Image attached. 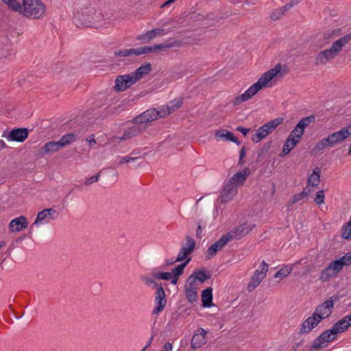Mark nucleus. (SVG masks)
Masks as SVG:
<instances>
[{"label":"nucleus","mask_w":351,"mask_h":351,"mask_svg":"<svg viewBox=\"0 0 351 351\" xmlns=\"http://www.w3.org/2000/svg\"><path fill=\"white\" fill-rule=\"evenodd\" d=\"M287 73V66H282L280 64H277L274 68L264 73L258 80L252 85L245 92L235 98H234L231 103L233 106H239L241 103L249 100L254 95H255L261 89L267 87L268 83L275 77H282L285 73Z\"/></svg>","instance_id":"nucleus-1"},{"label":"nucleus","mask_w":351,"mask_h":351,"mask_svg":"<svg viewBox=\"0 0 351 351\" xmlns=\"http://www.w3.org/2000/svg\"><path fill=\"white\" fill-rule=\"evenodd\" d=\"M351 40V34H348L333 43L330 48L319 51L315 60L316 65L326 64L334 59L342 50L343 47Z\"/></svg>","instance_id":"nucleus-2"},{"label":"nucleus","mask_w":351,"mask_h":351,"mask_svg":"<svg viewBox=\"0 0 351 351\" xmlns=\"http://www.w3.org/2000/svg\"><path fill=\"white\" fill-rule=\"evenodd\" d=\"M45 5L40 0H23L22 14L27 17L39 19L45 12Z\"/></svg>","instance_id":"nucleus-3"},{"label":"nucleus","mask_w":351,"mask_h":351,"mask_svg":"<svg viewBox=\"0 0 351 351\" xmlns=\"http://www.w3.org/2000/svg\"><path fill=\"white\" fill-rule=\"evenodd\" d=\"M337 335V333L332 328L326 330L313 341L311 350L317 351V350L326 346L328 343L336 339Z\"/></svg>","instance_id":"nucleus-4"},{"label":"nucleus","mask_w":351,"mask_h":351,"mask_svg":"<svg viewBox=\"0 0 351 351\" xmlns=\"http://www.w3.org/2000/svg\"><path fill=\"white\" fill-rule=\"evenodd\" d=\"M343 142L339 131L329 134L326 138H322L317 142L313 148L314 152H320L326 147H333L337 144Z\"/></svg>","instance_id":"nucleus-5"},{"label":"nucleus","mask_w":351,"mask_h":351,"mask_svg":"<svg viewBox=\"0 0 351 351\" xmlns=\"http://www.w3.org/2000/svg\"><path fill=\"white\" fill-rule=\"evenodd\" d=\"M337 297H330L329 300L324 302L321 304H319L315 310L313 314L316 316L320 321L322 319L328 317L334 308L335 302L337 301Z\"/></svg>","instance_id":"nucleus-6"},{"label":"nucleus","mask_w":351,"mask_h":351,"mask_svg":"<svg viewBox=\"0 0 351 351\" xmlns=\"http://www.w3.org/2000/svg\"><path fill=\"white\" fill-rule=\"evenodd\" d=\"M254 226L255 225L248 224L245 222L233 228L229 232L224 235L228 241L234 239H241L242 237L249 234Z\"/></svg>","instance_id":"nucleus-7"},{"label":"nucleus","mask_w":351,"mask_h":351,"mask_svg":"<svg viewBox=\"0 0 351 351\" xmlns=\"http://www.w3.org/2000/svg\"><path fill=\"white\" fill-rule=\"evenodd\" d=\"M315 119L316 117L315 115H310L302 118L297 123L295 128L291 132L289 136L292 138L300 140L304 134V129L311 123H314Z\"/></svg>","instance_id":"nucleus-8"},{"label":"nucleus","mask_w":351,"mask_h":351,"mask_svg":"<svg viewBox=\"0 0 351 351\" xmlns=\"http://www.w3.org/2000/svg\"><path fill=\"white\" fill-rule=\"evenodd\" d=\"M135 83H136V81L132 73L130 74L118 75L115 80L114 89L117 92H123L130 88L131 86Z\"/></svg>","instance_id":"nucleus-9"},{"label":"nucleus","mask_w":351,"mask_h":351,"mask_svg":"<svg viewBox=\"0 0 351 351\" xmlns=\"http://www.w3.org/2000/svg\"><path fill=\"white\" fill-rule=\"evenodd\" d=\"M261 267L260 271L258 269L255 271L254 276L252 277L247 285V290L249 291H252L265 278L266 273L268 271V265L265 261H262Z\"/></svg>","instance_id":"nucleus-10"},{"label":"nucleus","mask_w":351,"mask_h":351,"mask_svg":"<svg viewBox=\"0 0 351 351\" xmlns=\"http://www.w3.org/2000/svg\"><path fill=\"white\" fill-rule=\"evenodd\" d=\"M339 265L335 261L330 262L328 266L321 271L319 279L322 282H327L335 278L341 271Z\"/></svg>","instance_id":"nucleus-11"},{"label":"nucleus","mask_w":351,"mask_h":351,"mask_svg":"<svg viewBox=\"0 0 351 351\" xmlns=\"http://www.w3.org/2000/svg\"><path fill=\"white\" fill-rule=\"evenodd\" d=\"M154 302L156 304V306L154 308L152 311V314L158 315L164 310L167 304L165 292L161 285L160 287L157 289L155 293Z\"/></svg>","instance_id":"nucleus-12"},{"label":"nucleus","mask_w":351,"mask_h":351,"mask_svg":"<svg viewBox=\"0 0 351 351\" xmlns=\"http://www.w3.org/2000/svg\"><path fill=\"white\" fill-rule=\"evenodd\" d=\"M228 242L229 241L225 235H223L219 240H217L208 248L206 254V258L210 260L215 256L217 253L221 250Z\"/></svg>","instance_id":"nucleus-13"},{"label":"nucleus","mask_w":351,"mask_h":351,"mask_svg":"<svg viewBox=\"0 0 351 351\" xmlns=\"http://www.w3.org/2000/svg\"><path fill=\"white\" fill-rule=\"evenodd\" d=\"M207 332L202 328L197 329L192 337L191 346L193 349L202 347L206 343Z\"/></svg>","instance_id":"nucleus-14"},{"label":"nucleus","mask_w":351,"mask_h":351,"mask_svg":"<svg viewBox=\"0 0 351 351\" xmlns=\"http://www.w3.org/2000/svg\"><path fill=\"white\" fill-rule=\"evenodd\" d=\"M28 226V221L26 217L21 215L12 219L8 228L11 232H18L26 229Z\"/></svg>","instance_id":"nucleus-15"},{"label":"nucleus","mask_w":351,"mask_h":351,"mask_svg":"<svg viewBox=\"0 0 351 351\" xmlns=\"http://www.w3.org/2000/svg\"><path fill=\"white\" fill-rule=\"evenodd\" d=\"M237 193V188L232 183H226L221 193L220 202L222 204L227 203L232 199Z\"/></svg>","instance_id":"nucleus-16"},{"label":"nucleus","mask_w":351,"mask_h":351,"mask_svg":"<svg viewBox=\"0 0 351 351\" xmlns=\"http://www.w3.org/2000/svg\"><path fill=\"white\" fill-rule=\"evenodd\" d=\"M29 131L27 128H16L12 130L7 135L6 138L9 141H17V142H24L25 139L28 137Z\"/></svg>","instance_id":"nucleus-17"},{"label":"nucleus","mask_w":351,"mask_h":351,"mask_svg":"<svg viewBox=\"0 0 351 351\" xmlns=\"http://www.w3.org/2000/svg\"><path fill=\"white\" fill-rule=\"evenodd\" d=\"M195 247V241L190 237H186V243L184 246L181 247L176 261L180 262L186 259V257L193 252Z\"/></svg>","instance_id":"nucleus-18"},{"label":"nucleus","mask_w":351,"mask_h":351,"mask_svg":"<svg viewBox=\"0 0 351 351\" xmlns=\"http://www.w3.org/2000/svg\"><path fill=\"white\" fill-rule=\"evenodd\" d=\"M158 117V113L157 112V110L156 109H149L136 117L134 119V123L136 124L148 123L157 119Z\"/></svg>","instance_id":"nucleus-19"},{"label":"nucleus","mask_w":351,"mask_h":351,"mask_svg":"<svg viewBox=\"0 0 351 351\" xmlns=\"http://www.w3.org/2000/svg\"><path fill=\"white\" fill-rule=\"evenodd\" d=\"M320 320L313 314L312 316L308 317L302 324L300 333L305 334L311 332L313 328L317 326Z\"/></svg>","instance_id":"nucleus-20"},{"label":"nucleus","mask_w":351,"mask_h":351,"mask_svg":"<svg viewBox=\"0 0 351 351\" xmlns=\"http://www.w3.org/2000/svg\"><path fill=\"white\" fill-rule=\"evenodd\" d=\"M215 138L218 140L230 141L237 145L241 144L239 138L232 132L226 130H217L215 132Z\"/></svg>","instance_id":"nucleus-21"},{"label":"nucleus","mask_w":351,"mask_h":351,"mask_svg":"<svg viewBox=\"0 0 351 351\" xmlns=\"http://www.w3.org/2000/svg\"><path fill=\"white\" fill-rule=\"evenodd\" d=\"M250 174V169L245 167L243 171H240L234 174L229 180L228 183H232L234 186L237 184H243L247 180V177Z\"/></svg>","instance_id":"nucleus-22"},{"label":"nucleus","mask_w":351,"mask_h":351,"mask_svg":"<svg viewBox=\"0 0 351 351\" xmlns=\"http://www.w3.org/2000/svg\"><path fill=\"white\" fill-rule=\"evenodd\" d=\"M166 34V31L163 28H156L149 31H147L146 33L139 35L137 37L138 40H145L147 41H150L155 38L157 36H162Z\"/></svg>","instance_id":"nucleus-23"},{"label":"nucleus","mask_w":351,"mask_h":351,"mask_svg":"<svg viewBox=\"0 0 351 351\" xmlns=\"http://www.w3.org/2000/svg\"><path fill=\"white\" fill-rule=\"evenodd\" d=\"M182 45V41L169 39L161 44L154 45V48H156V51L162 50L163 51H166L169 49H171L173 47H180Z\"/></svg>","instance_id":"nucleus-24"},{"label":"nucleus","mask_w":351,"mask_h":351,"mask_svg":"<svg viewBox=\"0 0 351 351\" xmlns=\"http://www.w3.org/2000/svg\"><path fill=\"white\" fill-rule=\"evenodd\" d=\"M152 71V64L146 63L138 67L134 72L132 73L136 82L145 75L149 74Z\"/></svg>","instance_id":"nucleus-25"},{"label":"nucleus","mask_w":351,"mask_h":351,"mask_svg":"<svg viewBox=\"0 0 351 351\" xmlns=\"http://www.w3.org/2000/svg\"><path fill=\"white\" fill-rule=\"evenodd\" d=\"M299 139H295L290 136L287 138L285 143L283 145L282 152L280 154V156H284L288 154L296 145L299 143Z\"/></svg>","instance_id":"nucleus-26"},{"label":"nucleus","mask_w":351,"mask_h":351,"mask_svg":"<svg viewBox=\"0 0 351 351\" xmlns=\"http://www.w3.org/2000/svg\"><path fill=\"white\" fill-rule=\"evenodd\" d=\"M202 306L210 307L214 306L213 303V289L211 287L204 289L202 292Z\"/></svg>","instance_id":"nucleus-27"},{"label":"nucleus","mask_w":351,"mask_h":351,"mask_svg":"<svg viewBox=\"0 0 351 351\" xmlns=\"http://www.w3.org/2000/svg\"><path fill=\"white\" fill-rule=\"evenodd\" d=\"M62 149V147L59 143V141H50L45 144L41 147V154H51L56 152Z\"/></svg>","instance_id":"nucleus-28"},{"label":"nucleus","mask_w":351,"mask_h":351,"mask_svg":"<svg viewBox=\"0 0 351 351\" xmlns=\"http://www.w3.org/2000/svg\"><path fill=\"white\" fill-rule=\"evenodd\" d=\"M351 324L349 321L347 319V317H344L341 319L337 322L333 326L332 329L337 334L342 333L345 330H346Z\"/></svg>","instance_id":"nucleus-29"},{"label":"nucleus","mask_w":351,"mask_h":351,"mask_svg":"<svg viewBox=\"0 0 351 351\" xmlns=\"http://www.w3.org/2000/svg\"><path fill=\"white\" fill-rule=\"evenodd\" d=\"M269 134V132L263 125V126L260 127L256 130V132L252 136V141H254V143H258Z\"/></svg>","instance_id":"nucleus-30"},{"label":"nucleus","mask_w":351,"mask_h":351,"mask_svg":"<svg viewBox=\"0 0 351 351\" xmlns=\"http://www.w3.org/2000/svg\"><path fill=\"white\" fill-rule=\"evenodd\" d=\"M141 132L140 127L138 125H133L126 130L121 136V140H127L134 136H137Z\"/></svg>","instance_id":"nucleus-31"},{"label":"nucleus","mask_w":351,"mask_h":351,"mask_svg":"<svg viewBox=\"0 0 351 351\" xmlns=\"http://www.w3.org/2000/svg\"><path fill=\"white\" fill-rule=\"evenodd\" d=\"M284 121V119L282 117H278L275 119L271 120L268 122H267L265 124H264V126L269 134L272 133L278 126L281 125Z\"/></svg>","instance_id":"nucleus-32"},{"label":"nucleus","mask_w":351,"mask_h":351,"mask_svg":"<svg viewBox=\"0 0 351 351\" xmlns=\"http://www.w3.org/2000/svg\"><path fill=\"white\" fill-rule=\"evenodd\" d=\"M320 182V171L318 168H315L312 174L308 178V184L312 186H315L319 184Z\"/></svg>","instance_id":"nucleus-33"},{"label":"nucleus","mask_w":351,"mask_h":351,"mask_svg":"<svg viewBox=\"0 0 351 351\" xmlns=\"http://www.w3.org/2000/svg\"><path fill=\"white\" fill-rule=\"evenodd\" d=\"M75 141L76 135L73 133H70L62 136L58 141L62 148L63 147L69 145Z\"/></svg>","instance_id":"nucleus-34"},{"label":"nucleus","mask_w":351,"mask_h":351,"mask_svg":"<svg viewBox=\"0 0 351 351\" xmlns=\"http://www.w3.org/2000/svg\"><path fill=\"white\" fill-rule=\"evenodd\" d=\"M311 192V190L308 189L306 191V188L304 189V191L300 193L295 194L293 196L292 199L289 200L288 203V206H291L294 204L297 203L298 202L300 201L305 197L308 195V194Z\"/></svg>","instance_id":"nucleus-35"},{"label":"nucleus","mask_w":351,"mask_h":351,"mask_svg":"<svg viewBox=\"0 0 351 351\" xmlns=\"http://www.w3.org/2000/svg\"><path fill=\"white\" fill-rule=\"evenodd\" d=\"M186 298L190 303H193L197 299V289L184 288Z\"/></svg>","instance_id":"nucleus-36"},{"label":"nucleus","mask_w":351,"mask_h":351,"mask_svg":"<svg viewBox=\"0 0 351 351\" xmlns=\"http://www.w3.org/2000/svg\"><path fill=\"white\" fill-rule=\"evenodd\" d=\"M335 261L340 265L339 267L341 270L344 266L351 265V251L346 253L339 259L335 260Z\"/></svg>","instance_id":"nucleus-37"},{"label":"nucleus","mask_w":351,"mask_h":351,"mask_svg":"<svg viewBox=\"0 0 351 351\" xmlns=\"http://www.w3.org/2000/svg\"><path fill=\"white\" fill-rule=\"evenodd\" d=\"M191 258H189L184 263H182V264L176 267L172 270V272H171L172 274V275L178 276H181L184 272V268L187 266L189 263L191 261Z\"/></svg>","instance_id":"nucleus-38"},{"label":"nucleus","mask_w":351,"mask_h":351,"mask_svg":"<svg viewBox=\"0 0 351 351\" xmlns=\"http://www.w3.org/2000/svg\"><path fill=\"white\" fill-rule=\"evenodd\" d=\"M293 269V267L290 265H285L282 267L275 275V278H283L288 276Z\"/></svg>","instance_id":"nucleus-39"},{"label":"nucleus","mask_w":351,"mask_h":351,"mask_svg":"<svg viewBox=\"0 0 351 351\" xmlns=\"http://www.w3.org/2000/svg\"><path fill=\"white\" fill-rule=\"evenodd\" d=\"M5 4L8 5V8L15 12H22L23 5L17 0L8 1Z\"/></svg>","instance_id":"nucleus-40"},{"label":"nucleus","mask_w":351,"mask_h":351,"mask_svg":"<svg viewBox=\"0 0 351 351\" xmlns=\"http://www.w3.org/2000/svg\"><path fill=\"white\" fill-rule=\"evenodd\" d=\"M156 48L154 46H145L136 48V56L156 53Z\"/></svg>","instance_id":"nucleus-41"},{"label":"nucleus","mask_w":351,"mask_h":351,"mask_svg":"<svg viewBox=\"0 0 351 351\" xmlns=\"http://www.w3.org/2000/svg\"><path fill=\"white\" fill-rule=\"evenodd\" d=\"M192 274L197 280H199L201 282H204L206 280L210 278V276L206 274L202 269L194 271Z\"/></svg>","instance_id":"nucleus-42"},{"label":"nucleus","mask_w":351,"mask_h":351,"mask_svg":"<svg viewBox=\"0 0 351 351\" xmlns=\"http://www.w3.org/2000/svg\"><path fill=\"white\" fill-rule=\"evenodd\" d=\"M114 55L121 57L129 56L131 55L136 56V48L118 50L114 52Z\"/></svg>","instance_id":"nucleus-43"},{"label":"nucleus","mask_w":351,"mask_h":351,"mask_svg":"<svg viewBox=\"0 0 351 351\" xmlns=\"http://www.w3.org/2000/svg\"><path fill=\"white\" fill-rule=\"evenodd\" d=\"M152 276L159 280H170L173 275L171 272H153Z\"/></svg>","instance_id":"nucleus-44"},{"label":"nucleus","mask_w":351,"mask_h":351,"mask_svg":"<svg viewBox=\"0 0 351 351\" xmlns=\"http://www.w3.org/2000/svg\"><path fill=\"white\" fill-rule=\"evenodd\" d=\"M339 132L343 141L348 137L351 136V123L341 128L339 130Z\"/></svg>","instance_id":"nucleus-45"},{"label":"nucleus","mask_w":351,"mask_h":351,"mask_svg":"<svg viewBox=\"0 0 351 351\" xmlns=\"http://www.w3.org/2000/svg\"><path fill=\"white\" fill-rule=\"evenodd\" d=\"M342 237L351 239V221L346 223L342 228Z\"/></svg>","instance_id":"nucleus-46"},{"label":"nucleus","mask_w":351,"mask_h":351,"mask_svg":"<svg viewBox=\"0 0 351 351\" xmlns=\"http://www.w3.org/2000/svg\"><path fill=\"white\" fill-rule=\"evenodd\" d=\"M47 217H48V215H47V213L46 212L45 209H44V210H41L40 212H39L38 213V215H37V217H36V219L35 221L34 222V223L30 227V231L32 230V227H33V226L34 224H38L39 223H42Z\"/></svg>","instance_id":"nucleus-47"},{"label":"nucleus","mask_w":351,"mask_h":351,"mask_svg":"<svg viewBox=\"0 0 351 351\" xmlns=\"http://www.w3.org/2000/svg\"><path fill=\"white\" fill-rule=\"evenodd\" d=\"M182 105V99L180 98L173 100L170 102V105L167 106L171 112H174L181 107Z\"/></svg>","instance_id":"nucleus-48"},{"label":"nucleus","mask_w":351,"mask_h":351,"mask_svg":"<svg viewBox=\"0 0 351 351\" xmlns=\"http://www.w3.org/2000/svg\"><path fill=\"white\" fill-rule=\"evenodd\" d=\"M196 279L195 277L191 274L187 279L186 282L185 284L184 288H189V289H197V284H196Z\"/></svg>","instance_id":"nucleus-49"},{"label":"nucleus","mask_w":351,"mask_h":351,"mask_svg":"<svg viewBox=\"0 0 351 351\" xmlns=\"http://www.w3.org/2000/svg\"><path fill=\"white\" fill-rule=\"evenodd\" d=\"M314 200L317 204H324V200H325V195H324V191H319L317 192L316 196H315Z\"/></svg>","instance_id":"nucleus-50"},{"label":"nucleus","mask_w":351,"mask_h":351,"mask_svg":"<svg viewBox=\"0 0 351 351\" xmlns=\"http://www.w3.org/2000/svg\"><path fill=\"white\" fill-rule=\"evenodd\" d=\"M138 158H141V157L138 156H124L120 158L119 161L118 162V165H121L125 162H129L132 161H135L138 160Z\"/></svg>","instance_id":"nucleus-51"},{"label":"nucleus","mask_w":351,"mask_h":351,"mask_svg":"<svg viewBox=\"0 0 351 351\" xmlns=\"http://www.w3.org/2000/svg\"><path fill=\"white\" fill-rule=\"evenodd\" d=\"M141 278L147 286H152L154 288L158 286V283L154 279L145 276H141Z\"/></svg>","instance_id":"nucleus-52"},{"label":"nucleus","mask_w":351,"mask_h":351,"mask_svg":"<svg viewBox=\"0 0 351 351\" xmlns=\"http://www.w3.org/2000/svg\"><path fill=\"white\" fill-rule=\"evenodd\" d=\"M157 112L158 113V117H166L169 114H170L172 112L169 108L168 106H167L165 108L161 109L160 110H157Z\"/></svg>","instance_id":"nucleus-53"},{"label":"nucleus","mask_w":351,"mask_h":351,"mask_svg":"<svg viewBox=\"0 0 351 351\" xmlns=\"http://www.w3.org/2000/svg\"><path fill=\"white\" fill-rule=\"evenodd\" d=\"M99 178V174H97V175H95L94 176H92V177L88 178L85 181L84 184L86 185V186L92 184L93 183H95V182H97Z\"/></svg>","instance_id":"nucleus-54"},{"label":"nucleus","mask_w":351,"mask_h":351,"mask_svg":"<svg viewBox=\"0 0 351 351\" xmlns=\"http://www.w3.org/2000/svg\"><path fill=\"white\" fill-rule=\"evenodd\" d=\"M46 212L47 213L48 217L51 219H55L58 215L56 210L52 208H46Z\"/></svg>","instance_id":"nucleus-55"},{"label":"nucleus","mask_w":351,"mask_h":351,"mask_svg":"<svg viewBox=\"0 0 351 351\" xmlns=\"http://www.w3.org/2000/svg\"><path fill=\"white\" fill-rule=\"evenodd\" d=\"M283 15L282 10H277L271 14V19L274 21L279 19Z\"/></svg>","instance_id":"nucleus-56"},{"label":"nucleus","mask_w":351,"mask_h":351,"mask_svg":"<svg viewBox=\"0 0 351 351\" xmlns=\"http://www.w3.org/2000/svg\"><path fill=\"white\" fill-rule=\"evenodd\" d=\"M246 155L245 147H243L239 152V163L242 165L243 163V158Z\"/></svg>","instance_id":"nucleus-57"},{"label":"nucleus","mask_w":351,"mask_h":351,"mask_svg":"<svg viewBox=\"0 0 351 351\" xmlns=\"http://www.w3.org/2000/svg\"><path fill=\"white\" fill-rule=\"evenodd\" d=\"M293 6V1L287 3L280 10H282L284 14L285 12L289 10Z\"/></svg>","instance_id":"nucleus-58"},{"label":"nucleus","mask_w":351,"mask_h":351,"mask_svg":"<svg viewBox=\"0 0 351 351\" xmlns=\"http://www.w3.org/2000/svg\"><path fill=\"white\" fill-rule=\"evenodd\" d=\"M86 141L89 143L90 147H92L96 144V141L95 140L94 134L90 136Z\"/></svg>","instance_id":"nucleus-59"},{"label":"nucleus","mask_w":351,"mask_h":351,"mask_svg":"<svg viewBox=\"0 0 351 351\" xmlns=\"http://www.w3.org/2000/svg\"><path fill=\"white\" fill-rule=\"evenodd\" d=\"M237 130L241 132L243 135H247V134L248 133V132L250 131V129L248 128H243L242 126H239L237 128Z\"/></svg>","instance_id":"nucleus-60"},{"label":"nucleus","mask_w":351,"mask_h":351,"mask_svg":"<svg viewBox=\"0 0 351 351\" xmlns=\"http://www.w3.org/2000/svg\"><path fill=\"white\" fill-rule=\"evenodd\" d=\"M172 350V344L169 342H167L165 346H163V348L162 351H171Z\"/></svg>","instance_id":"nucleus-61"},{"label":"nucleus","mask_w":351,"mask_h":351,"mask_svg":"<svg viewBox=\"0 0 351 351\" xmlns=\"http://www.w3.org/2000/svg\"><path fill=\"white\" fill-rule=\"evenodd\" d=\"M176 1V0H167L165 2H164L161 5H160V8H165V7H167L169 5L174 3Z\"/></svg>","instance_id":"nucleus-62"},{"label":"nucleus","mask_w":351,"mask_h":351,"mask_svg":"<svg viewBox=\"0 0 351 351\" xmlns=\"http://www.w3.org/2000/svg\"><path fill=\"white\" fill-rule=\"evenodd\" d=\"M178 277H179V276H173V277H172V278L171 279V283H172L173 285H176V284H177V282H178Z\"/></svg>","instance_id":"nucleus-63"},{"label":"nucleus","mask_w":351,"mask_h":351,"mask_svg":"<svg viewBox=\"0 0 351 351\" xmlns=\"http://www.w3.org/2000/svg\"><path fill=\"white\" fill-rule=\"evenodd\" d=\"M269 147H270V143H267V144H265L263 147V151L267 152L269 149Z\"/></svg>","instance_id":"nucleus-64"}]
</instances>
